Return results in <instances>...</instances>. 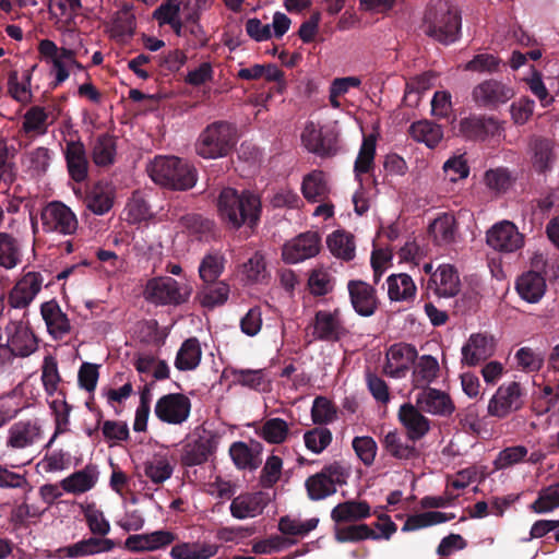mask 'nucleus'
I'll use <instances>...</instances> for the list:
<instances>
[{"label":"nucleus","mask_w":559,"mask_h":559,"mask_svg":"<svg viewBox=\"0 0 559 559\" xmlns=\"http://www.w3.org/2000/svg\"><path fill=\"white\" fill-rule=\"evenodd\" d=\"M218 551V546L206 542H180L174 545L171 559H210Z\"/></svg>","instance_id":"c9c22d12"},{"label":"nucleus","mask_w":559,"mask_h":559,"mask_svg":"<svg viewBox=\"0 0 559 559\" xmlns=\"http://www.w3.org/2000/svg\"><path fill=\"white\" fill-rule=\"evenodd\" d=\"M40 314L45 321L47 332L53 340H62L70 334L72 324L67 313L62 311L56 300H48L41 304Z\"/></svg>","instance_id":"412c9836"},{"label":"nucleus","mask_w":559,"mask_h":559,"mask_svg":"<svg viewBox=\"0 0 559 559\" xmlns=\"http://www.w3.org/2000/svg\"><path fill=\"white\" fill-rule=\"evenodd\" d=\"M51 153L50 150L44 146H38L32 151L26 152L22 156V166L31 176H40L45 174L50 165Z\"/></svg>","instance_id":"09e8293b"},{"label":"nucleus","mask_w":559,"mask_h":559,"mask_svg":"<svg viewBox=\"0 0 559 559\" xmlns=\"http://www.w3.org/2000/svg\"><path fill=\"white\" fill-rule=\"evenodd\" d=\"M397 417L406 430L407 438L412 441L420 440L430 430V420L423 414L416 403L401 405Z\"/></svg>","instance_id":"6ab92c4d"},{"label":"nucleus","mask_w":559,"mask_h":559,"mask_svg":"<svg viewBox=\"0 0 559 559\" xmlns=\"http://www.w3.org/2000/svg\"><path fill=\"white\" fill-rule=\"evenodd\" d=\"M524 404V390L519 382L512 381L501 384L488 402V415L506 418L522 408Z\"/></svg>","instance_id":"1a4fd4ad"},{"label":"nucleus","mask_w":559,"mask_h":559,"mask_svg":"<svg viewBox=\"0 0 559 559\" xmlns=\"http://www.w3.org/2000/svg\"><path fill=\"white\" fill-rule=\"evenodd\" d=\"M217 211L221 219L230 228L239 229L242 225L253 226L261 213L260 198L250 192H238L233 188H225L217 200Z\"/></svg>","instance_id":"f257e3e1"},{"label":"nucleus","mask_w":559,"mask_h":559,"mask_svg":"<svg viewBox=\"0 0 559 559\" xmlns=\"http://www.w3.org/2000/svg\"><path fill=\"white\" fill-rule=\"evenodd\" d=\"M440 371L437 358L423 355L413 365L412 382L415 388H428L427 385L438 378Z\"/></svg>","instance_id":"a19ab883"},{"label":"nucleus","mask_w":559,"mask_h":559,"mask_svg":"<svg viewBox=\"0 0 559 559\" xmlns=\"http://www.w3.org/2000/svg\"><path fill=\"white\" fill-rule=\"evenodd\" d=\"M43 276L38 272L25 273L11 289L8 301L16 309L26 308L40 292Z\"/></svg>","instance_id":"f3484780"},{"label":"nucleus","mask_w":559,"mask_h":559,"mask_svg":"<svg viewBox=\"0 0 559 559\" xmlns=\"http://www.w3.org/2000/svg\"><path fill=\"white\" fill-rule=\"evenodd\" d=\"M383 447L390 455L399 460H409L416 455L414 445L404 441L396 430L389 431L384 436Z\"/></svg>","instance_id":"bf43d9fd"},{"label":"nucleus","mask_w":559,"mask_h":559,"mask_svg":"<svg viewBox=\"0 0 559 559\" xmlns=\"http://www.w3.org/2000/svg\"><path fill=\"white\" fill-rule=\"evenodd\" d=\"M229 292L230 288L226 282L215 281L213 284H204L197 298L202 307L213 309L227 301Z\"/></svg>","instance_id":"c03bdc74"},{"label":"nucleus","mask_w":559,"mask_h":559,"mask_svg":"<svg viewBox=\"0 0 559 559\" xmlns=\"http://www.w3.org/2000/svg\"><path fill=\"white\" fill-rule=\"evenodd\" d=\"M64 157L71 179L75 182L84 181L88 175V159L84 144L81 141H68Z\"/></svg>","instance_id":"c85d7f7f"},{"label":"nucleus","mask_w":559,"mask_h":559,"mask_svg":"<svg viewBox=\"0 0 559 559\" xmlns=\"http://www.w3.org/2000/svg\"><path fill=\"white\" fill-rule=\"evenodd\" d=\"M114 201L115 189L111 185L105 182L94 185L85 199L87 209L96 215H104L109 212Z\"/></svg>","instance_id":"e433bc0d"},{"label":"nucleus","mask_w":559,"mask_h":559,"mask_svg":"<svg viewBox=\"0 0 559 559\" xmlns=\"http://www.w3.org/2000/svg\"><path fill=\"white\" fill-rule=\"evenodd\" d=\"M388 297L392 302L411 304L415 300L417 287L406 273L391 274L386 278Z\"/></svg>","instance_id":"72a5a7b5"},{"label":"nucleus","mask_w":559,"mask_h":559,"mask_svg":"<svg viewBox=\"0 0 559 559\" xmlns=\"http://www.w3.org/2000/svg\"><path fill=\"white\" fill-rule=\"evenodd\" d=\"M312 328V340L337 341L345 334V329L337 310H320L316 313Z\"/></svg>","instance_id":"5701e85b"},{"label":"nucleus","mask_w":559,"mask_h":559,"mask_svg":"<svg viewBox=\"0 0 559 559\" xmlns=\"http://www.w3.org/2000/svg\"><path fill=\"white\" fill-rule=\"evenodd\" d=\"M319 523V519L311 518L301 520L300 518L285 515L278 521V530L285 535L306 536L313 531Z\"/></svg>","instance_id":"4d7b16f0"},{"label":"nucleus","mask_w":559,"mask_h":559,"mask_svg":"<svg viewBox=\"0 0 559 559\" xmlns=\"http://www.w3.org/2000/svg\"><path fill=\"white\" fill-rule=\"evenodd\" d=\"M331 253L342 260L349 261L355 257L354 236L344 230L333 231L326 239Z\"/></svg>","instance_id":"a18cd8bd"},{"label":"nucleus","mask_w":559,"mask_h":559,"mask_svg":"<svg viewBox=\"0 0 559 559\" xmlns=\"http://www.w3.org/2000/svg\"><path fill=\"white\" fill-rule=\"evenodd\" d=\"M229 454L238 468L255 469L259 466V460L252 450L245 442H235L229 449Z\"/></svg>","instance_id":"338daca9"},{"label":"nucleus","mask_w":559,"mask_h":559,"mask_svg":"<svg viewBox=\"0 0 559 559\" xmlns=\"http://www.w3.org/2000/svg\"><path fill=\"white\" fill-rule=\"evenodd\" d=\"M350 302L355 311L362 317L372 316L378 308L376 289L368 283L359 280L347 284Z\"/></svg>","instance_id":"4be33fe9"},{"label":"nucleus","mask_w":559,"mask_h":559,"mask_svg":"<svg viewBox=\"0 0 559 559\" xmlns=\"http://www.w3.org/2000/svg\"><path fill=\"white\" fill-rule=\"evenodd\" d=\"M300 190L308 202L317 203L328 200L330 186L326 175L318 169L310 171L304 176Z\"/></svg>","instance_id":"f704fd0d"},{"label":"nucleus","mask_w":559,"mask_h":559,"mask_svg":"<svg viewBox=\"0 0 559 559\" xmlns=\"http://www.w3.org/2000/svg\"><path fill=\"white\" fill-rule=\"evenodd\" d=\"M152 180L175 190H187L197 182V170L187 162L175 157L158 156L147 166Z\"/></svg>","instance_id":"7ed1b4c3"},{"label":"nucleus","mask_w":559,"mask_h":559,"mask_svg":"<svg viewBox=\"0 0 559 559\" xmlns=\"http://www.w3.org/2000/svg\"><path fill=\"white\" fill-rule=\"evenodd\" d=\"M415 403L423 412L433 416L449 417L455 411L449 393L429 386L416 394Z\"/></svg>","instance_id":"4468645a"},{"label":"nucleus","mask_w":559,"mask_h":559,"mask_svg":"<svg viewBox=\"0 0 559 559\" xmlns=\"http://www.w3.org/2000/svg\"><path fill=\"white\" fill-rule=\"evenodd\" d=\"M190 294L189 286H182L168 276L151 278L143 293L144 298L155 305H180L189 299Z\"/></svg>","instance_id":"0eeeda50"},{"label":"nucleus","mask_w":559,"mask_h":559,"mask_svg":"<svg viewBox=\"0 0 559 559\" xmlns=\"http://www.w3.org/2000/svg\"><path fill=\"white\" fill-rule=\"evenodd\" d=\"M239 274L246 284L262 283L267 277L265 261L262 254L255 252L247 262L240 265Z\"/></svg>","instance_id":"603ef678"},{"label":"nucleus","mask_w":559,"mask_h":559,"mask_svg":"<svg viewBox=\"0 0 559 559\" xmlns=\"http://www.w3.org/2000/svg\"><path fill=\"white\" fill-rule=\"evenodd\" d=\"M266 504L267 498L264 492H243L233 499L229 510L235 519L246 520L262 514Z\"/></svg>","instance_id":"a878e982"},{"label":"nucleus","mask_w":559,"mask_h":559,"mask_svg":"<svg viewBox=\"0 0 559 559\" xmlns=\"http://www.w3.org/2000/svg\"><path fill=\"white\" fill-rule=\"evenodd\" d=\"M409 134L415 141L425 143L431 148L443 138L440 126L427 120L414 122L409 128Z\"/></svg>","instance_id":"8fccbe9b"},{"label":"nucleus","mask_w":559,"mask_h":559,"mask_svg":"<svg viewBox=\"0 0 559 559\" xmlns=\"http://www.w3.org/2000/svg\"><path fill=\"white\" fill-rule=\"evenodd\" d=\"M115 543L108 538L90 537L58 549L60 558H81L112 550Z\"/></svg>","instance_id":"cd10ccee"},{"label":"nucleus","mask_w":559,"mask_h":559,"mask_svg":"<svg viewBox=\"0 0 559 559\" xmlns=\"http://www.w3.org/2000/svg\"><path fill=\"white\" fill-rule=\"evenodd\" d=\"M41 438V427L37 419L20 420L8 430L5 444L12 450H24L33 447Z\"/></svg>","instance_id":"a211bd4d"},{"label":"nucleus","mask_w":559,"mask_h":559,"mask_svg":"<svg viewBox=\"0 0 559 559\" xmlns=\"http://www.w3.org/2000/svg\"><path fill=\"white\" fill-rule=\"evenodd\" d=\"M495 353V340L486 333H475L469 336L462 347V362L476 366L488 359Z\"/></svg>","instance_id":"b1692460"},{"label":"nucleus","mask_w":559,"mask_h":559,"mask_svg":"<svg viewBox=\"0 0 559 559\" xmlns=\"http://www.w3.org/2000/svg\"><path fill=\"white\" fill-rule=\"evenodd\" d=\"M533 167L544 173L548 170L555 160V143L548 139H535L531 145Z\"/></svg>","instance_id":"49530a36"},{"label":"nucleus","mask_w":559,"mask_h":559,"mask_svg":"<svg viewBox=\"0 0 559 559\" xmlns=\"http://www.w3.org/2000/svg\"><path fill=\"white\" fill-rule=\"evenodd\" d=\"M515 288L523 300L536 304L546 293V278L540 272L528 271L518 278Z\"/></svg>","instance_id":"2f4dec72"},{"label":"nucleus","mask_w":559,"mask_h":559,"mask_svg":"<svg viewBox=\"0 0 559 559\" xmlns=\"http://www.w3.org/2000/svg\"><path fill=\"white\" fill-rule=\"evenodd\" d=\"M417 358V350L408 344H394L386 352L383 371L395 379L404 378Z\"/></svg>","instance_id":"2eb2a0df"},{"label":"nucleus","mask_w":559,"mask_h":559,"mask_svg":"<svg viewBox=\"0 0 559 559\" xmlns=\"http://www.w3.org/2000/svg\"><path fill=\"white\" fill-rule=\"evenodd\" d=\"M335 538L340 543H357L366 539H379V536L367 524H356L337 527Z\"/></svg>","instance_id":"13d9d810"},{"label":"nucleus","mask_w":559,"mask_h":559,"mask_svg":"<svg viewBox=\"0 0 559 559\" xmlns=\"http://www.w3.org/2000/svg\"><path fill=\"white\" fill-rule=\"evenodd\" d=\"M429 287L439 297H453L460 290L457 272L450 264L440 265L430 277Z\"/></svg>","instance_id":"7c9ffc66"},{"label":"nucleus","mask_w":559,"mask_h":559,"mask_svg":"<svg viewBox=\"0 0 559 559\" xmlns=\"http://www.w3.org/2000/svg\"><path fill=\"white\" fill-rule=\"evenodd\" d=\"M293 424L287 423L283 418L273 417L266 419L257 430L258 437L270 444H282L292 436Z\"/></svg>","instance_id":"ea45409f"},{"label":"nucleus","mask_w":559,"mask_h":559,"mask_svg":"<svg viewBox=\"0 0 559 559\" xmlns=\"http://www.w3.org/2000/svg\"><path fill=\"white\" fill-rule=\"evenodd\" d=\"M218 438L213 435H204L183 447L181 461L183 465L194 466L202 464L216 450Z\"/></svg>","instance_id":"c756f323"},{"label":"nucleus","mask_w":559,"mask_h":559,"mask_svg":"<svg viewBox=\"0 0 559 559\" xmlns=\"http://www.w3.org/2000/svg\"><path fill=\"white\" fill-rule=\"evenodd\" d=\"M230 374L236 383L250 389L264 390L269 384L264 369H231Z\"/></svg>","instance_id":"052dcab7"},{"label":"nucleus","mask_w":559,"mask_h":559,"mask_svg":"<svg viewBox=\"0 0 559 559\" xmlns=\"http://www.w3.org/2000/svg\"><path fill=\"white\" fill-rule=\"evenodd\" d=\"M433 240L439 246L450 245L456 236L455 218L451 214L438 216L429 226Z\"/></svg>","instance_id":"de8ad7c7"},{"label":"nucleus","mask_w":559,"mask_h":559,"mask_svg":"<svg viewBox=\"0 0 559 559\" xmlns=\"http://www.w3.org/2000/svg\"><path fill=\"white\" fill-rule=\"evenodd\" d=\"M44 231L62 236H72L76 233L79 222L74 212L60 201L49 202L40 213Z\"/></svg>","instance_id":"6e6552de"},{"label":"nucleus","mask_w":559,"mask_h":559,"mask_svg":"<svg viewBox=\"0 0 559 559\" xmlns=\"http://www.w3.org/2000/svg\"><path fill=\"white\" fill-rule=\"evenodd\" d=\"M37 49L41 60L50 64V71L55 78V86L67 81L70 76L69 59L63 51H69V48L58 47L50 39H41L38 43Z\"/></svg>","instance_id":"ddd939ff"},{"label":"nucleus","mask_w":559,"mask_h":559,"mask_svg":"<svg viewBox=\"0 0 559 559\" xmlns=\"http://www.w3.org/2000/svg\"><path fill=\"white\" fill-rule=\"evenodd\" d=\"M237 143L236 128L225 121L209 124L198 136L195 152L205 159L226 157Z\"/></svg>","instance_id":"20e7f679"},{"label":"nucleus","mask_w":559,"mask_h":559,"mask_svg":"<svg viewBox=\"0 0 559 559\" xmlns=\"http://www.w3.org/2000/svg\"><path fill=\"white\" fill-rule=\"evenodd\" d=\"M202 359V347L197 337H189L179 347L175 367L179 371H192L197 369Z\"/></svg>","instance_id":"58836bf2"},{"label":"nucleus","mask_w":559,"mask_h":559,"mask_svg":"<svg viewBox=\"0 0 559 559\" xmlns=\"http://www.w3.org/2000/svg\"><path fill=\"white\" fill-rule=\"evenodd\" d=\"M338 136L340 130L336 121L323 127L308 122L301 133V142L310 153L322 157L332 156L338 150Z\"/></svg>","instance_id":"39448f33"},{"label":"nucleus","mask_w":559,"mask_h":559,"mask_svg":"<svg viewBox=\"0 0 559 559\" xmlns=\"http://www.w3.org/2000/svg\"><path fill=\"white\" fill-rule=\"evenodd\" d=\"M175 466V456L167 449H160L146 459L143 471L153 484L160 485L171 477Z\"/></svg>","instance_id":"aec40b11"},{"label":"nucleus","mask_w":559,"mask_h":559,"mask_svg":"<svg viewBox=\"0 0 559 559\" xmlns=\"http://www.w3.org/2000/svg\"><path fill=\"white\" fill-rule=\"evenodd\" d=\"M98 481V472L94 466H85L63 478L60 487L67 493L79 496L92 490Z\"/></svg>","instance_id":"473e14b6"},{"label":"nucleus","mask_w":559,"mask_h":559,"mask_svg":"<svg viewBox=\"0 0 559 559\" xmlns=\"http://www.w3.org/2000/svg\"><path fill=\"white\" fill-rule=\"evenodd\" d=\"M92 156L97 166L112 164L116 156L115 139L107 134L98 136L93 146Z\"/></svg>","instance_id":"680f3d73"},{"label":"nucleus","mask_w":559,"mask_h":559,"mask_svg":"<svg viewBox=\"0 0 559 559\" xmlns=\"http://www.w3.org/2000/svg\"><path fill=\"white\" fill-rule=\"evenodd\" d=\"M320 248V235L317 231H306L284 245L282 257L286 263L295 264L316 257Z\"/></svg>","instance_id":"f8f14e48"},{"label":"nucleus","mask_w":559,"mask_h":559,"mask_svg":"<svg viewBox=\"0 0 559 559\" xmlns=\"http://www.w3.org/2000/svg\"><path fill=\"white\" fill-rule=\"evenodd\" d=\"M223 252L213 250L207 252L200 261L199 276L204 284H213L223 274L226 265Z\"/></svg>","instance_id":"79ce46f5"},{"label":"nucleus","mask_w":559,"mask_h":559,"mask_svg":"<svg viewBox=\"0 0 559 559\" xmlns=\"http://www.w3.org/2000/svg\"><path fill=\"white\" fill-rule=\"evenodd\" d=\"M425 33L445 45L455 41L461 29L457 9L445 0L431 1L424 20Z\"/></svg>","instance_id":"f03ea898"},{"label":"nucleus","mask_w":559,"mask_h":559,"mask_svg":"<svg viewBox=\"0 0 559 559\" xmlns=\"http://www.w3.org/2000/svg\"><path fill=\"white\" fill-rule=\"evenodd\" d=\"M347 469L338 462L325 465L319 473L306 480V489L311 500H322L336 492L337 486L346 484Z\"/></svg>","instance_id":"423d86ee"},{"label":"nucleus","mask_w":559,"mask_h":559,"mask_svg":"<svg viewBox=\"0 0 559 559\" xmlns=\"http://www.w3.org/2000/svg\"><path fill=\"white\" fill-rule=\"evenodd\" d=\"M337 408L325 396H317L311 407V420L316 425H328L336 420Z\"/></svg>","instance_id":"e2e57ef3"},{"label":"nucleus","mask_w":559,"mask_h":559,"mask_svg":"<svg viewBox=\"0 0 559 559\" xmlns=\"http://www.w3.org/2000/svg\"><path fill=\"white\" fill-rule=\"evenodd\" d=\"M21 262L20 245L11 234L0 233V266L11 270Z\"/></svg>","instance_id":"5fc2aeb1"},{"label":"nucleus","mask_w":559,"mask_h":559,"mask_svg":"<svg viewBox=\"0 0 559 559\" xmlns=\"http://www.w3.org/2000/svg\"><path fill=\"white\" fill-rule=\"evenodd\" d=\"M124 212L127 221L132 224L141 223L152 217L150 206L139 193H133L126 205Z\"/></svg>","instance_id":"774afa93"},{"label":"nucleus","mask_w":559,"mask_h":559,"mask_svg":"<svg viewBox=\"0 0 559 559\" xmlns=\"http://www.w3.org/2000/svg\"><path fill=\"white\" fill-rule=\"evenodd\" d=\"M49 112L41 106H32L23 116L22 132L26 135L39 136L48 131Z\"/></svg>","instance_id":"37998d69"},{"label":"nucleus","mask_w":559,"mask_h":559,"mask_svg":"<svg viewBox=\"0 0 559 559\" xmlns=\"http://www.w3.org/2000/svg\"><path fill=\"white\" fill-rule=\"evenodd\" d=\"M8 92L14 100L21 104L29 103L32 100L31 71H24L21 79L16 71L10 72Z\"/></svg>","instance_id":"864d4df0"},{"label":"nucleus","mask_w":559,"mask_h":559,"mask_svg":"<svg viewBox=\"0 0 559 559\" xmlns=\"http://www.w3.org/2000/svg\"><path fill=\"white\" fill-rule=\"evenodd\" d=\"M80 509L92 534L106 536L110 532L109 521L94 502L81 503Z\"/></svg>","instance_id":"3c124183"},{"label":"nucleus","mask_w":559,"mask_h":559,"mask_svg":"<svg viewBox=\"0 0 559 559\" xmlns=\"http://www.w3.org/2000/svg\"><path fill=\"white\" fill-rule=\"evenodd\" d=\"M154 413L162 423L181 425L190 416L191 401L186 394L168 393L157 400Z\"/></svg>","instance_id":"9d476101"},{"label":"nucleus","mask_w":559,"mask_h":559,"mask_svg":"<svg viewBox=\"0 0 559 559\" xmlns=\"http://www.w3.org/2000/svg\"><path fill=\"white\" fill-rule=\"evenodd\" d=\"M7 346L13 356L26 357L37 349V340L27 325L12 322L7 326Z\"/></svg>","instance_id":"393cba45"},{"label":"nucleus","mask_w":559,"mask_h":559,"mask_svg":"<svg viewBox=\"0 0 559 559\" xmlns=\"http://www.w3.org/2000/svg\"><path fill=\"white\" fill-rule=\"evenodd\" d=\"M559 508V483L539 491L537 499L531 504L535 513H548Z\"/></svg>","instance_id":"69168bd1"},{"label":"nucleus","mask_w":559,"mask_h":559,"mask_svg":"<svg viewBox=\"0 0 559 559\" xmlns=\"http://www.w3.org/2000/svg\"><path fill=\"white\" fill-rule=\"evenodd\" d=\"M377 136L374 134H368L364 136L354 167L357 177L369 173L373 168Z\"/></svg>","instance_id":"6e6d98bb"},{"label":"nucleus","mask_w":559,"mask_h":559,"mask_svg":"<svg viewBox=\"0 0 559 559\" xmlns=\"http://www.w3.org/2000/svg\"><path fill=\"white\" fill-rule=\"evenodd\" d=\"M332 440V432L325 427H316L304 433L305 447L313 454L322 453Z\"/></svg>","instance_id":"0e129e2a"},{"label":"nucleus","mask_w":559,"mask_h":559,"mask_svg":"<svg viewBox=\"0 0 559 559\" xmlns=\"http://www.w3.org/2000/svg\"><path fill=\"white\" fill-rule=\"evenodd\" d=\"M486 242L498 252L513 253L524 246V235L514 223L501 221L487 230Z\"/></svg>","instance_id":"9b49d317"},{"label":"nucleus","mask_w":559,"mask_h":559,"mask_svg":"<svg viewBox=\"0 0 559 559\" xmlns=\"http://www.w3.org/2000/svg\"><path fill=\"white\" fill-rule=\"evenodd\" d=\"M514 94L511 86L496 80H487L474 87L473 99L479 106L497 108L510 100Z\"/></svg>","instance_id":"dca6fc26"},{"label":"nucleus","mask_w":559,"mask_h":559,"mask_svg":"<svg viewBox=\"0 0 559 559\" xmlns=\"http://www.w3.org/2000/svg\"><path fill=\"white\" fill-rule=\"evenodd\" d=\"M176 540V535L166 530L146 534L131 535L126 539V547L135 552L155 551L163 549Z\"/></svg>","instance_id":"bb28decb"},{"label":"nucleus","mask_w":559,"mask_h":559,"mask_svg":"<svg viewBox=\"0 0 559 559\" xmlns=\"http://www.w3.org/2000/svg\"><path fill=\"white\" fill-rule=\"evenodd\" d=\"M371 508L366 501L349 500L335 506L331 518L336 523L356 522L369 518Z\"/></svg>","instance_id":"4c0bfd02"}]
</instances>
